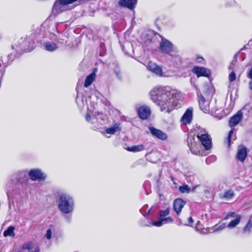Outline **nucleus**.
<instances>
[{
	"label": "nucleus",
	"instance_id": "nucleus-19",
	"mask_svg": "<svg viewBox=\"0 0 252 252\" xmlns=\"http://www.w3.org/2000/svg\"><path fill=\"white\" fill-rule=\"evenodd\" d=\"M121 127L119 123L115 124L111 127L106 128L104 131V133L113 134L116 132L121 130Z\"/></svg>",
	"mask_w": 252,
	"mask_h": 252
},
{
	"label": "nucleus",
	"instance_id": "nucleus-41",
	"mask_svg": "<svg viewBox=\"0 0 252 252\" xmlns=\"http://www.w3.org/2000/svg\"><path fill=\"white\" fill-rule=\"evenodd\" d=\"M45 237L48 240L51 239V238L52 237V231H51V229H49L47 230L46 234L45 235Z\"/></svg>",
	"mask_w": 252,
	"mask_h": 252
},
{
	"label": "nucleus",
	"instance_id": "nucleus-27",
	"mask_svg": "<svg viewBox=\"0 0 252 252\" xmlns=\"http://www.w3.org/2000/svg\"><path fill=\"white\" fill-rule=\"evenodd\" d=\"M144 149V147L143 145H138L133 146L130 147H127L126 150L129 152H137L143 151Z\"/></svg>",
	"mask_w": 252,
	"mask_h": 252
},
{
	"label": "nucleus",
	"instance_id": "nucleus-45",
	"mask_svg": "<svg viewBox=\"0 0 252 252\" xmlns=\"http://www.w3.org/2000/svg\"><path fill=\"white\" fill-rule=\"evenodd\" d=\"M249 86L250 89L252 90V79L249 82Z\"/></svg>",
	"mask_w": 252,
	"mask_h": 252
},
{
	"label": "nucleus",
	"instance_id": "nucleus-6",
	"mask_svg": "<svg viewBox=\"0 0 252 252\" xmlns=\"http://www.w3.org/2000/svg\"><path fill=\"white\" fill-rule=\"evenodd\" d=\"M198 140L206 150H208L212 147L211 138L207 133H204L197 136Z\"/></svg>",
	"mask_w": 252,
	"mask_h": 252
},
{
	"label": "nucleus",
	"instance_id": "nucleus-14",
	"mask_svg": "<svg viewBox=\"0 0 252 252\" xmlns=\"http://www.w3.org/2000/svg\"><path fill=\"white\" fill-rule=\"evenodd\" d=\"M149 129L152 135L158 139L165 140L167 138V135L162 131L152 126L149 127Z\"/></svg>",
	"mask_w": 252,
	"mask_h": 252
},
{
	"label": "nucleus",
	"instance_id": "nucleus-33",
	"mask_svg": "<svg viewBox=\"0 0 252 252\" xmlns=\"http://www.w3.org/2000/svg\"><path fill=\"white\" fill-rule=\"evenodd\" d=\"M226 226H227L225 223H221L219 226L216 225L215 228L213 229L212 232H216L221 231L223 229H224L225 228H226Z\"/></svg>",
	"mask_w": 252,
	"mask_h": 252
},
{
	"label": "nucleus",
	"instance_id": "nucleus-18",
	"mask_svg": "<svg viewBox=\"0 0 252 252\" xmlns=\"http://www.w3.org/2000/svg\"><path fill=\"white\" fill-rule=\"evenodd\" d=\"M147 68L149 70L158 75L161 76L162 74L161 68L155 63H150Z\"/></svg>",
	"mask_w": 252,
	"mask_h": 252
},
{
	"label": "nucleus",
	"instance_id": "nucleus-32",
	"mask_svg": "<svg viewBox=\"0 0 252 252\" xmlns=\"http://www.w3.org/2000/svg\"><path fill=\"white\" fill-rule=\"evenodd\" d=\"M179 190L182 193H189L190 191V189L187 185L179 187Z\"/></svg>",
	"mask_w": 252,
	"mask_h": 252
},
{
	"label": "nucleus",
	"instance_id": "nucleus-36",
	"mask_svg": "<svg viewBox=\"0 0 252 252\" xmlns=\"http://www.w3.org/2000/svg\"><path fill=\"white\" fill-rule=\"evenodd\" d=\"M65 6H67V9L69 10V4H71L77 0H60Z\"/></svg>",
	"mask_w": 252,
	"mask_h": 252
},
{
	"label": "nucleus",
	"instance_id": "nucleus-24",
	"mask_svg": "<svg viewBox=\"0 0 252 252\" xmlns=\"http://www.w3.org/2000/svg\"><path fill=\"white\" fill-rule=\"evenodd\" d=\"M170 212V208L169 207L166 208L165 210H160L158 213V220H160L164 219L167 216Z\"/></svg>",
	"mask_w": 252,
	"mask_h": 252
},
{
	"label": "nucleus",
	"instance_id": "nucleus-20",
	"mask_svg": "<svg viewBox=\"0 0 252 252\" xmlns=\"http://www.w3.org/2000/svg\"><path fill=\"white\" fill-rule=\"evenodd\" d=\"M198 97L200 109L201 110H207L209 107L208 102L206 101L202 94H198Z\"/></svg>",
	"mask_w": 252,
	"mask_h": 252
},
{
	"label": "nucleus",
	"instance_id": "nucleus-39",
	"mask_svg": "<svg viewBox=\"0 0 252 252\" xmlns=\"http://www.w3.org/2000/svg\"><path fill=\"white\" fill-rule=\"evenodd\" d=\"M237 216H238V215H236V214L235 213L232 212H229L226 214V216L224 218V219L227 220L230 218L236 217Z\"/></svg>",
	"mask_w": 252,
	"mask_h": 252
},
{
	"label": "nucleus",
	"instance_id": "nucleus-44",
	"mask_svg": "<svg viewBox=\"0 0 252 252\" xmlns=\"http://www.w3.org/2000/svg\"><path fill=\"white\" fill-rule=\"evenodd\" d=\"M197 60L199 63H202L204 61V59L202 57H198L197 58Z\"/></svg>",
	"mask_w": 252,
	"mask_h": 252
},
{
	"label": "nucleus",
	"instance_id": "nucleus-13",
	"mask_svg": "<svg viewBox=\"0 0 252 252\" xmlns=\"http://www.w3.org/2000/svg\"><path fill=\"white\" fill-rule=\"evenodd\" d=\"M137 0H120L119 2V5L123 7H126L130 10L135 7Z\"/></svg>",
	"mask_w": 252,
	"mask_h": 252
},
{
	"label": "nucleus",
	"instance_id": "nucleus-26",
	"mask_svg": "<svg viewBox=\"0 0 252 252\" xmlns=\"http://www.w3.org/2000/svg\"><path fill=\"white\" fill-rule=\"evenodd\" d=\"M94 111H90L87 112L85 115V119L88 122L94 123V121L96 119L95 114L93 113Z\"/></svg>",
	"mask_w": 252,
	"mask_h": 252
},
{
	"label": "nucleus",
	"instance_id": "nucleus-12",
	"mask_svg": "<svg viewBox=\"0 0 252 252\" xmlns=\"http://www.w3.org/2000/svg\"><path fill=\"white\" fill-rule=\"evenodd\" d=\"M173 221V219L170 217H165L164 219H161L160 220L152 221V222L150 223V224L145 225L148 226H151L152 225H154V226H156L157 227H159V226H161L163 224H165L166 223H169V222H172Z\"/></svg>",
	"mask_w": 252,
	"mask_h": 252
},
{
	"label": "nucleus",
	"instance_id": "nucleus-31",
	"mask_svg": "<svg viewBox=\"0 0 252 252\" xmlns=\"http://www.w3.org/2000/svg\"><path fill=\"white\" fill-rule=\"evenodd\" d=\"M27 43H29V48H26V47H23V50L25 52H30L33 50L34 48V43L32 41H30L29 40L25 41V44Z\"/></svg>",
	"mask_w": 252,
	"mask_h": 252
},
{
	"label": "nucleus",
	"instance_id": "nucleus-38",
	"mask_svg": "<svg viewBox=\"0 0 252 252\" xmlns=\"http://www.w3.org/2000/svg\"><path fill=\"white\" fill-rule=\"evenodd\" d=\"M234 130H235V128H233L229 132L228 137H227L228 147L230 146V145L231 136L233 134Z\"/></svg>",
	"mask_w": 252,
	"mask_h": 252
},
{
	"label": "nucleus",
	"instance_id": "nucleus-48",
	"mask_svg": "<svg viewBox=\"0 0 252 252\" xmlns=\"http://www.w3.org/2000/svg\"><path fill=\"white\" fill-rule=\"evenodd\" d=\"M186 110L189 111V110H191L189 108H188L186 109Z\"/></svg>",
	"mask_w": 252,
	"mask_h": 252
},
{
	"label": "nucleus",
	"instance_id": "nucleus-15",
	"mask_svg": "<svg viewBox=\"0 0 252 252\" xmlns=\"http://www.w3.org/2000/svg\"><path fill=\"white\" fill-rule=\"evenodd\" d=\"M22 248L28 250L29 252H39V248L38 246L32 242L24 244Z\"/></svg>",
	"mask_w": 252,
	"mask_h": 252
},
{
	"label": "nucleus",
	"instance_id": "nucleus-2",
	"mask_svg": "<svg viewBox=\"0 0 252 252\" xmlns=\"http://www.w3.org/2000/svg\"><path fill=\"white\" fill-rule=\"evenodd\" d=\"M57 202L59 210L64 215L65 220L70 221L74 210L73 198L67 193H62L59 195Z\"/></svg>",
	"mask_w": 252,
	"mask_h": 252
},
{
	"label": "nucleus",
	"instance_id": "nucleus-3",
	"mask_svg": "<svg viewBox=\"0 0 252 252\" xmlns=\"http://www.w3.org/2000/svg\"><path fill=\"white\" fill-rule=\"evenodd\" d=\"M188 145L192 154L199 156L206 155V152L202 149L199 144L195 141L194 138L189 137L188 138Z\"/></svg>",
	"mask_w": 252,
	"mask_h": 252
},
{
	"label": "nucleus",
	"instance_id": "nucleus-17",
	"mask_svg": "<svg viewBox=\"0 0 252 252\" xmlns=\"http://www.w3.org/2000/svg\"><path fill=\"white\" fill-rule=\"evenodd\" d=\"M192 111H186L181 118V122L185 124H189L192 119Z\"/></svg>",
	"mask_w": 252,
	"mask_h": 252
},
{
	"label": "nucleus",
	"instance_id": "nucleus-25",
	"mask_svg": "<svg viewBox=\"0 0 252 252\" xmlns=\"http://www.w3.org/2000/svg\"><path fill=\"white\" fill-rule=\"evenodd\" d=\"M208 114L218 120L221 119L225 114L223 111H208Z\"/></svg>",
	"mask_w": 252,
	"mask_h": 252
},
{
	"label": "nucleus",
	"instance_id": "nucleus-43",
	"mask_svg": "<svg viewBox=\"0 0 252 252\" xmlns=\"http://www.w3.org/2000/svg\"><path fill=\"white\" fill-rule=\"evenodd\" d=\"M115 73L116 74V75L117 76V77L119 78V79H120L121 78V75H120V71L119 70H115Z\"/></svg>",
	"mask_w": 252,
	"mask_h": 252
},
{
	"label": "nucleus",
	"instance_id": "nucleus-9",
	"mask_svg": "<svg viewBox=\"0 0 252 252\" xmlns=\"http://www.w3.org/2000/svg\"><path fill=\"white\" fill-rule=\"evenodd\" d=\"M192 72L194 73L198 77L200 76H208L210 72L209 70L204 67L195 66L192 69Z\"/></svg>",
	"mask_w": 252,
	"mask_h": 252
},
{
	"label": "nucleus",
	"instance_id": "nucleus-29",
	"mask_svg": "<svg viewBox=\"0 0 252 252\" xmlns=\"http://www.w3.org/2000/svg\"><path fill=\"white\" fill-rule=\"evenodd\" d=\"M151 111H138V115L142 120H147L151 116Z\"/></svg>",
	"mask_w": 252,
	"mask_h": 252
},
{
	"label": "nucleus",
	"instance_id": "nucleus-42",
	"mask_svg": "<svg viewBox=\"0 0 252 252\" xmlns=\"http://www.w3.org/2000/svg\"><path fill=\"white\" fill-rule=\"evenodd\" d=\"M193 222V220L192 218L191 217H189L188 218L189 224L188 225L189 226H191V224H192Z\"/></svg>",
	"mask_w": 252,
	"mask_h": 252
},
{
	"label": "nucleus",
	"instance_id": "nucleus-7",
	"mask_svg": "<svg viewBox=\"0 0 252 252\" xmlns=\"http://www.w3.org/2000/svg\"><path fill=\"white\" fill-rule=\"evenodd\" d=\"M29 176L32 181L43 180L45 179V175L39 169H33L29 172Z\"/></svg>",
	"mask_w": 252,
	"mask_h": 252
},
{
	"label": "nucleus",
	"instance_id": "nucleus-23",
	"mask_svg": "<svg viewBox=\"0 0 252 252\" xmlns=\"http://www.w3.org/2000/svg\"><path fill=\"white\" fill-rule=\"evenodd\" d=\"M241 216L238 215L236 217L232 220L227 225L228 228L231 229L235 227L240 222Z\"/></svg>",
	"mask_w": 252,
	"mask_h": 252
},
{
	"label": "nucleus",
	"instance_id": "nucleus-49",
	"mask_svg": "<svg viewBox=\"0 0 252 252\" xmlns=\"http://www.w3.org/2000/svg\"><path fill=\"white\" fill-rule=\"evenodd\" d=\"M97 114H98V115H100V113L99 112H98Z\"/></svg>",
	"mask_w": 252,
	"mask_h": 252
},
{
	"label": "nucleus",
	"instance_id": "nucleus-16",
	"mask_svg": "<svg viewBox=\"0 0 252 252\" xmlns=\"http://www.w3.org/2000/svg\"><path fill=\"white\" fill-rule=\"evenodd\" d=\"M43 46L46 50L49 52H54L58 48L57 44L52 41L44 42Z\"/></svg>",
	"mask_w": 252,
	"mask_h": 252
},
{
	"label": "nucleus",
	"instance_id": "nucleus-35",
	"mask_svg": "<svg viewBox=\"0 0 252 252\" xmlns=\"http://www.w3.org/2000/svg\"><path fill=\"white\" fill-rule=\"evenodd\" d=\"M136 110H142V111L151 110V108L150 107V106H149L148 105H147L138 104V105H136Z\"/></svg>",
	"mask_w": 252,
	"mask_h": 252
},
{
	"label": "nucleus",
	"instance_id": "nucleus-11",
	"mask_svg": "<svg viewBox=\"0 0 252 252\" xmlns=\"http://www.w3.org/2000/svg\"><path fill=\"white\" fill-rule=\"evenodd\" d=\"M243 114L242 111H238V112L232 116L229 121V125L230 127H233L237 125L242 120Z\"/></svg>",
	"mask_w": 252,
	"mask_h": 252
},
{
	"label": "nucleus",
	"instance_id": "nucleus-28",
	"mask_svg": "<svg viewBox=\"0 0 252 252\" xmlns=\"http://www.w3.org/2000/svg\"><path fill=\"white\" fill-rule=\"evenodd\" d=\"M15 227L13 226H10L7 228L6 230H5L3 232V236L4 237L11 236L14 237L15 236L14 230Z\"/></svg>",
	"mask_w": 252,
	"mask_h": 252
},
{
	"label": "nucleus",
	"instance_id": "nucleus-10",
	"mask_svg": "<svg viewBox=\"0 0 252 252\" xmlns=\"http://www.w3.org/2000/svg\"><path fill=\"white\" fill-rule=\"evenodd\" d=\"M247 156V149L244 146H239L236 156L237 159L243 162Z\"/></svg>",
	"mask_w": 252,
	"mask_h": 252
},
{
	"label": "nucleus",
	"instance_id": "nucleus-1",
	"mask_svg": "<svg viewBox=\"0 0 252 252\" xmlns=\"http://www.w3.org/2000/svg\"><path fill=\"white\" fill-rule=\"evenodd\" d=\"M150 98L161 110H173L183 105V94L169 87H156L149 92Z\"/></svg>",
	"mask_w": 252,
	"mask_h": 252
},
{
	"label": "nucleus",
	"instance_id": "nucleus-37",
	"mask_svg": "<svg viewBox=\"0 0 252 252\" xmlns=\"http://www.w3.org/2000/svg\"><path fill=\"white\" fill-rule=\"evenodd\" d=\"M148 207V205H145L140 211L141 213V214L145 217L148 216L151 212H153V207H151L146 213L145 215H143V210H144V209L146 207Z\"/></svg>",
	"mask_w": 252,
	"mask_h": 252
},
{
	"label": "nucleus",
	"instance_id": "nucleus-46",
	"mask_svg": "<svg viewBox=\"0 0 252 252\" xmlns=\"http://www.w3.org/2000/svg\"><path fill=\"white\" fill-rule=\"evenodd\" d=\"M197 186H195L194 187H193L191 189H190V191H194V190H195L196 188H197Z\"/></svg>",
	"mask_w": 252,
	"mask_h": 252
},
{
	"label": "nucleus",
	"instance_id": "nucleus-47",
	"mask_svg": "<svg viewBox=\"0 0 252 252\" xmlns=\"http://www.w3.org/2000/svg\"><path fill=\"white\" fill-rule=\"evenodd\" d=\"M171 56H174L175 57H176L177 56L176 55H172V54H171Z\"/></svg>",
	"mask_w": 252,
	"mask_h": 252
},
{
	"label": "nucleus",
	"instance_id": "nucleus-4",
	"mask_svg": "<svg viewBox=\"0 0 252 252\" xmlns=\"http://www.w3.org/2000/svg\"><path fill=\"white\" fill-rule=\"evenodd\" d=\"M66 10H68L67 6H65L60 0H56L53 5L50 17L56 16Z\"/></svg>",
	"mask_w": 252,
	"mask_h": 252
},
{
	"label": "nucleus",
	"instance_id": "nucleus-34",
	"mask_svg": "<svg viewBox=\"0 0 252 252\" xmlns=\"http://www.w3.org/2000/svg\"><path fill=\"white\" fill-rule=\"evenodd\" d=\"M216 159L217 158L215 156L211 155L206 158L205 162L207 164H210L213 162H214Z\"/></svg>",
	"mask_w": 252,
	"mask_h": 252
},
{
	"label": "nucleus",
	"instance_id": "nucleus-5",
	"mask_svg": "<svg viewBox=\"0 0 252 252\" xmlns=\"http://www.w3.org/2000/svg\"><path fill=\"white\" fill-rule=\"evenodd\" d=\"M159 51L164 54H170L173 52V45L168 40L162 38L159 45Z\"/></svg>",
	"mask_w": 252,
	"mask_h": 252
},
{
	"label": "nucleus",
	"instance_id": "nucleus-21",
	"mask_svg": "<svg viewBox=\"0 0 252 252\" xmlns=\"http://www.w3.org/2000/svg\"><path fill=\"white\" fill-rule=\"evenodd\" d=\"M95 78V73L94 72H92L86 77L84 83V87L87 88L90 86L92 82L94 80Z\"/></svg>",
	"mask_w": 252,
	"mask_h": 252
},
{
	"label": "nucleus",
	"instance_id": "nucleus-40",
	"mask_svg": "<svg viewBox=\"0 0 252 252\" xmlns=\"http://www.w3.org/2000/svg\"><path fill=\"white\" fill-rule=\"evenodd\" d=\"M236 79V75L235 73L232 71L230 73L229 75V80L230 82H232L234 81Z\"/></svg>",
	"mask_w": 252,
	"mask_h": 252
},
{
	"label": "nucleus",
	"instance_id": "nucleus-22",
	"mask_svg": "<svg viewBox=\"0 0 252 252\" xmlns=\"http://www.w3.org/2000/svg\"><path fill=\"white\" fill-rule=\"evenodd\" d=\"M234 196L235 193L234 191L231 189H229L224 191L223 195L221 196V198L226 200H229L232 199Z\"/></svg>",
	"mask_w": 252,
	"mask_h": 252
},
{
	"label": "nucleus",
	"instance_id": "nucleus-30",
	"mask_svg": "<svg viewBox=\"0 0 252 252\" xmlns=\"http://www.w3.org/2000/svg\"><path fill=\"white\" fill-rule=\"evenodd\" d=\"M252 228V217H251L249 220L248 221L246 226L244 228V231L245 232L250 233Z\"/></svg>",
	"mask_w": 252,
	"mask_h": 252
},
{
	"label": "nucleus",
	"instance_id": "nucleus-8",
	"mask_svg": "<svg viewBox=\"0 0 252 252\" xmlns=\"http://www.w3.org/2000/svg\"><path fill=\"white\" fill-rule=\"evenodd\" d=\"M185 204L186 201L181 198H177L174 200L173 203V209L177 216L180 215Z\"/></svg>",
	"mask_w": 252,
	"mask_h": 252
}]
</instances>
